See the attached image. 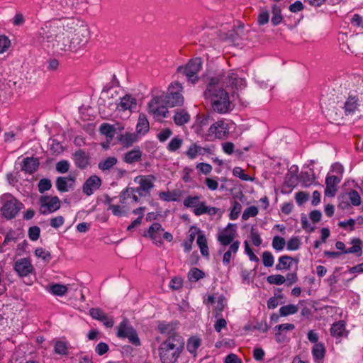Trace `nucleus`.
I'll list each match as a JSON object with an SVG mask.
<instances>
[{
	"label": "nucleus",
	"instance_id": "f257e3e1",
	"mask_svg": "<svg viewBox=\"0 0 363 363\" xmlns=\"http://www.w3.org/2000/svg\"><path fill=\"white\" fill-rule=\"evenodd\" d=\"M247 87V82L242 74L234 72L218 74L208 83L204 96L211 102L215 112L225 113L230 110L229 92L240 98V92Z\"/></svg>",
	"mask_w": 363,
	"mask_h": 363
},
{
	"label": "nucleus",
	"instance_id": "f03ea898",
	"mask_svg": "<svg viewBox=\"0 0 363 363\" xmlns=\"http://www.w3.org/2000/svg\"><path fill=\"white\" fill-rule=\"evenodd\" d=\"M51 30L54 33L57 29H64L66 33H74L70 39L72 44V52L83 48L89 39V30L86 25L73 18H56L51 26Z\"/></svg>",
	"mask_w": 363,
	"mask_h": 363
},
{
	"label": "nucleus",
	"instance_id": "7ed1b4c3",
	"mask_svg": "<svg viewBox=\"0 0 363 363\" xmlns=\"http://www.w3.org/2000/svg\"><path fill=\"white\" fill-rule=\"evenodd\" d=\"M55 19L46 23L39 31L38 40L43 43H47L49 48L52 46L57 52L70 51L72 52V44L69 36H65L66 32L64 29H57L54 33L51 30V26Z\"/></svg>",
	"mask_w": 363,
	"mask_h": 363
},
{
	"label": "nucleus",
	"instance_id": "20e7f679",
	"mask_svg": "<svg viewBox=\"0 0 363 363\" xmlns=\"http://www.w3.org/2000/svg\"><path fill=\"white\" fill-rule=\"evenodd\" d=\"M184 339L180 335L167 337L158 347L159 357L162 363H175L184 350Z\"/></svg>",
	"mask_w": 363,
	"mask_h": 363
},
{
	"label": "nucleus",
	"instance_id": "39448f33",
	"mask_svg": "<svg viewBox=\"0 0 363 363\" xmlns=\"http://www.w3.org/2000/svg\"><path fill=\"white\" fill-rule=\"evenodd\" d=\"M156 178L152 174L140 175L134 179V182L138 183L139 186L136 188L127 186L122 191L120 195V202L126 203L128 196L133 195V201L139 202V196L145 197L150 194V191L154 187V182Z\"/></svg>",
	"mask_w": 363,
	"mask_h": 363
},
{
	"label": "nucleus",
	"instance_id": "423d86ee",
	"mask_svg": "<svg viewBox=\"0 0 363 363\" xmlns=\"http://www.w3.org/2000/svg\"><path fill=\"white\" fill-rule=\"evenodd\" d=\"M2 206L0 212L4 218L7 220L14 218L23 208V204L10 194L1 196Z\"/></svg>",
	"mask_w": 363,
	"mask_h": 363
},
{
	"label": "nucleus",
	"instance_id": "0eeeda50",
	"mask_svg": "<svg viewBox=\"0 0 363 363\" xmlns=\"http://www.w3.org/2000/svg\"><path fill=\"white\" fill-rule=\"evenodd\" d=\"M182 84L178 82H174L169 85L168 92L166 94L159 96L162 98L166 105L169 107L182 106L184 101L182 94Z\"/></svg>",
	"mask_w": 363,
	"mask_h": 363
},
{
	"label": "nucleus",
	"instance_id": "6e6552de",
	"mask_svg": "<svg viewBox=\"0 0 363 363\" xmlns=\"http://www.w3.org/2000/svg\"><path fill=\"white\" fill-rule=\"evenodd\" d=\"M202 62L201 58H194L191 60L186 66L179 67L177 69L178 72L185 75L188 81L195 84L198 81V72L201 70Z\"/></svg>",
	"mask_w": 363,
	"mask_h": 363
},
{
	"label": "nucleus",
	"instance_id": "1a4fd4ad",
	"mask_svg": "<svg viewBox=\"0 0 363 363\" xmlns=\"http://www.w3.org/2000/svg\"><path fill=\"white\" fill-rule=\"evenodd\" d=\"M117 335L121 338H128L129 342L135 346L140 345V339L135 330L128 324L127 319H124L120 323Z\"/></svg>",
	"mask_w": 363,
	"mask_h": 363
},
{
	"label": "nucleus",
	"instance_id": "9d476101",
	"mask_svg": "<svg viewBox=\"0 0 363 363\" xmlns=\"http://www.w3.org/2000/svg\"><path fill=\"white\" fill-rule=\"evenodd\" d=\"M229 125L224 120L218 121L213 123L208 128V136L214 138L223 140L229 135Z\"/></svg>",
	"mask_w": 363,
	"mask_h": 363
},
{
	"label": "nucleus",
	"instance_id": "9b49d317",
	"mask_svg": "<svg viewBox=\"0 0 363 363\" xmlns=\"http://www.w3.org/2000/svg\"><path fill=\"white\" fill-rule=\"evenodd\" d=\"M167 106H168L164 102L162 98L159 96H155L148 103L149 112L152 113L155 118H167L168 113Z\"/></svg>",
	"mask_w": 363,
	"mask_h": 363
},
{
	"label": "nucleus",
	"instance_id": "f8f14e48",
	"mask_svg": "<svg viewBox=\"0 0 363 363\" xmlns=\"http://www.w3.org/2000/svg\"><path fill=\"white\" fill-rule=\"evenodd\" d=\"M40 211L43 215L52 213L60 208V201L57 196H43L40 199Z\"/></svg>",
	"mask_w": 363,
	"mask_h": 363
},
{
	"label": "nucleus",
	"instance_id": "ddd939ff",
	"mask_svg": "<svg viewBox=\"0 0 363 363\" xmlns=\"http://www.w3.org/2000/svg\"><path fill=\"white\" fill-rule=\"evenodd\" d=\"M13 269L19 277H26L33 270V267L28 258H21L15 262Z\"/></svg>",
	"mask_w": 363,
	"mask_h": 363
},
{
	"label": "nucleus",
	"instance_id": "4468645a",
	"mask_svg": "<svg viewBox=\"0 0 363 363\" xmlns=\"http://www.w3.org/2000/svg\"><path fill=\"white\" fill-rule=\"evenodd\" d=\"M164 230L160 223H154L150 226L147 232H144L143 236L150 238L156 245L161 246L163 242L158 233L163 232Z\"/></svg>",
	"mask_w": 363,
	"mask_h": 363
},
{
	"label": "nucleus",
	"instance_id": "2eb2a0df",
	"mask_svg": "<svg viewBox=\"0 0 363 363\" xmlns=\"http://www.w3.org/2000/svg\"><path fill=\"white\" fill-rule=\"evenodd\" d=\"M101 185V180L97 175L90 176L84 183L82 191L86 196H91L94 191L99 189Z\"/></svg>",
	"mask_w": 363,
	"mask_h": 363
},
{
	"label": "nucleus",
	"instance_id": "dca6fc26",
	"mask_svg": "<svg viewBox=\"0 0 363 363\" xmlns=\"http://www.w3.org/2000/svg\"><path fill=\"white\" fill-rule=\"evenodd\" d=\"M235 225L229 223L225 228L218 235V240L223 245H230L235 238Z\"/></svg>",
	"mask_w": 363,
	"mask_h": 363
},
{
	"label": "nucleus",
	"instance_id": "f3484780",
	"mask_svg": "<svg viewBox=\"0 0 363 363\" xmlns=\"http://www.w3.org/2000/svg\"><path fill=\"white\" fill-rule=\"evenodd\" d=\"M90 155L83 150H78L73 154V160L77 167L86 169L90 164Z\"/></svg>",
	"mask_w": 363,
	"mask_h": 363
},
{
	"label": "nucleus",
	"instance_id": "a211bd4d",
	"mask_svg": "<svg viewBox=\"0 0 363 363\" xmlns=\"http://www.w3.org/2000/svg\"><path fill=\"white\" fill-rule=\"evenodd\" d=\"M330 335L336 339H342L347 337L348 331L345 328V323L344 320H339L334 323L330 328Z\"/></svg>",
	"mask_w": 363,
	"mask_h": 363
},
{
	"label": "nucleus",
	"instance_id": "6ab92c4d",
	"mask_svg": "<svg viewBox=\"0 0 363 363\" xmlns=\"http://www.w3.org/2000/svg\"><path fill=\"white\" fill-rule=\"evenodd\" d=\"M359 106V99L356 96H348L344 104V111L346 116L352 115Z\"/></svg>",
	"mask_w": 363,
	"mask_h": 363
},
{
	"label": "nucleus",
	"instance_id": "aec40b11",
	"mask_svg": "<svg viewBox=\"0 0 363 363\" xmlns=\"http://www.w3.org/2000/svg\"><path fill=\"white\" fill-rule=\"evenodd\" d=\"M136 100L130 95H125L121 99L120 103L117 105V108L120 111L130 110L136 108Z\"/></svg>",
	"mask_w": 363,
	"mask_h": 363
},
{
	"label": "nucleus",
	"instance_id": "412c9836",
	"mask_svg": "<svg viewBox=\"0 0 363 363\" xmlns=\"http://www.w3.org/2000/svg\"><path fill=\"white\" fill-rule=\"evenodd\" d=\"M39 166V162L33 157H26L23 160L21 165V170L29 174L35 172Z\"/></svg>",
	"mask_w": 363,
	"mask_h": 363
},
{
	"label": "nucleus",
	"instance_id": "4be33fe9",
	"mask_svg": "<svg viewBox=\"0 0 363 363\" xmlns=\"http://www.w3.org/2000/svg\"><path fill=\"white\" fill-rule=\"evenodd\" d=\"M142 152L138 147L126 152L123 156V161L128 164H133L140 161Z\"/></svg>",
	"mask_w": 363,
	"mask_h": 363
},
{
	"label": "nucleus",
	"instance_id": "5701e85b",
	"mask_svg": "<svg viewBox=\"0 0 363 363\" xmlns=\"http://www.w3.org/2000/svg\"><path fill=\"white\" fill-rule=\"evenodd\" d=\"M118 140L123 147H129L138 140V135L134 133H125V134L120 135Z\"/></svg>",
	"mask_w": 363,
	"mask_h": 363
},
{
	"label": "nucleus",
	"instance_id": "b1692460",
	"mask_svg": "<svg viewBox=\"0 0 363 363\" xmlns=\"http://www.w3.org/2000/svg\"><path fill=\"white\" fill-rule=\"evenodd\" d=\"M199 234L197 237L196 243L199 247L201 254L206 257H209L208 247L207 245V240L204 234L201 230H198Z\"/></svg>",
	"mask_w": 363,
	"mask_h": 363
},
{
	"label": "nucleus",
	"instance_id": "393cba45",
	"mask_svg": "<svg viewBox=\"0 0 363 363\" xmlns=\"http://www.w3.org/2000/svg\"><path fill=\"white\" fill-rule=\"evenodd\" d=\"M312 355L315 362L322 360L325 355V347L323 343L315 344L312 347Z\"/></svg>",
	"mask_w": 363,
	"mask_h": 363
},
{
	"label": "nucleus",
	"instance_id": "a878e982",
	"mask_svg": "<svg viewBox=\"0 0 363 363\" xmlns=\"http://www.w3.org/2000/svg\"><path fill=\"white\" fill-rule=\"evenodd\" d=\"M201 345V340L198 337H191L187 341L186 349L189 352L196 357L197 355V349Z\"/></svg>",
	"mask_w": 363,
	"mask_h": 363
},
{
	"label": "nucleus",
	"instance_id": "bb28decb",
	"mask_svg": "<svg viewBox=\"0 0 363 363\" xmlns=\"http://www.w3.org/2000/svg\"><path fill=\"white\" fill-rule=\"evenodd\" d=\"M68 181H71L72 183L74 182V177H58L56 179V187L60 192H67L69 191L68 189Z\"/></svg>",
	"mask_w": 363,
	"mask_h": 363
},
{
	"label": "nucleus",
	"instance_id": "cd10ccee",
	"mask_svg": "<svg viewBox=\"0 0 363 363\" xmlns=\"http://www.w3.org/2000/svg\"><path fill=\"white\" fill-rule=\"evenodd\" d=\"M138 133L145 134L150 130V124L146 118V116L143 113H140L138 118V122L136 126Z\"/></svg>",
	"mask_w": 363,
	"mask_h": 363
},
{
	"label": "nucleus",
	"instance_id": "c85d7f7f",
	"mask_svg": "<svg viewBox=\"0 0 363 363\" xmlns=\"http://www.w3.org/2000/svg\"><path fill=\"white\" fill-rule=\"evenodd\" d=\"M353 246L343 251L344 254H355L357 257H360L362 254V240L359 238L353 239L351 242Z\"/></svg>",
	"mask_w": 363,
	"mask_h": 363
},
{
	"label": "nucleus",
	"instance_id": "c756f323",
	"mask_svg": "<svg viewBox=\"0 0 363 363\" xmlns=\"http://www.w3.org/2000/svg\"><path fill=\"white\" fill-rule=\"evenodd\" d=\"M118 162V160L115 157H109L104 160L101 161L98 164V167L102 172H106L111 169Z\"/></svg>",
	"mask_w": 363,
	"mask_h": 363
},
{
	"label": "nucleus",
	"instance_id": "7c9ffc66",
	"mask_svg": "<svg viewBox=\"0 0 363 363\" xmlns=\"http://www.w3.org/2000/svg\"><path fill=\"white\" fill-rule=\"evenodd\" d=\"M310 170L311 172H301L299 176L300 182H302L306 187L310 186L315 179L313 169H311Z\"/></svg>",
	"mask_w": 363,
	"mask_h": 363
},
{
	"label": "nucleus",
	"instance_id": "2f4dec72",
	"mask_svg": "<svg viewBox=\"0 0 363 363\" xmlns=\"http://www.w3.org/2000/svg\"><path fill=\"white\" fill-rule=\"evenodd\" d=\"M158 330L162 334H166L167 337L174 335H179L175 332L176 324L174 323H160L158 325Z\"/></svg>",
	"mask_w": 363,
	"mask_h": 363
},
{
	"label": "nucleus",
	"instance_id": "473e14b6",
	"mask_svg": "<svg viewBox=\"0 0 363 363\" xmlns=\"http://www.w3.org/2000/svg\"><path fill=\"white\" fill-rule=\"evenodd\" d=\"M293 258L288 255H283L279 258V263L276 265L277 270L289 269Z\"/></svg>",
	"mask_w": 363,
	"mask_h": 363
},
{
	"label": "nucleus",
	"instance_id": "72a5a7b5",
	"mask_svg": "<svg viewBox=\"0 0 363 363\" xmlns=\"http://www.w3.org/2000/svg\"><path fill=\"white\" fill-rule=\"evenodd\" d=\"M185 154L190 160H194L198 155H203V152L202 147L194 143L189 146Z\"/></svg>",
	"mask_w": 363,
	"mask_h": 363
},
{
	"label": "nucleus",
	"instance_id": "f704fd0d",
	"mask_svg": "<svg viewBox=\"0 0 363 363\" xmlns=\"http://www.w3.org/2000/svg\"><path fill=\"white\" fill-rule=\"evenodd\" d=\"M99 130L102 135L112 139L115 135L116 128L114 125L104 123L101 125Z\"/></svg>",
	"mask_w": 363,
	"mask_h": 363
},
{
	"label": "nucleus",
	"instance_id": "c9c22d12",
	"mask_svg": "<svg viewBox=\"0 0 363 363\" xmlns=\"http://www.w3.org/2000/svg\"><path fill=\"white\" fill-rule=\"evenodd\" d=\"M190 116L184 111L177 112L174 116V123L178 125H182L189 122Z\"/></svg>",
	"mask_w": 363,
	"mask_h": 363
},
{
	"label": "nucleus",
	"instance_id": "e433bc0d",
	"mask_svg": "<svg viewBox=\"0 0 363 363\" xmlns=\"http://www.w3.org/2000/svg\"><path fill=\"white\" fill-rule=\"evenodd\" d=\"M272 17L271 19V22L273 26H276L280 24L281 21L283 20V17L281 16V11L279 6L277 5H274L272 6Z\"/></svg>",
	"mask_w": 363,
	"mask_h": 363
},
{
	"label": "nucleus",
	"instance_id": "4c0bfd02",
	"mask_svg": "<svg viewBox=\"0 0 363 363\" xmlns=\"http://www.w3.org/2000/svg\"><path fill=\"white\" fill-rule=\"evenodd\" d=\"M298 308L297 306L294 304H288L286 306H281L279 308L280 316L285 317L289 315L295 314L298 312Z\"/></svg>",
	"mask_w": 363,
	"mask_h": 363
},
{
	"label": "nucleus",
	"instance_id": "58836bf2",
	"mask_svg": "<svg viewBox=\"0 0 363 363\" xmlns=\"http://www.w3.org/2000/svg\"><path fill=\"white\" fill-rule=\"evenodd\" d=\"M205 274L198 268H192L188 273V279L191 282H196L203 278Z\"/></svg>",
	"mask_w": 363,
	"mask_h": 363
},
{
	"label": "nucleus",
	"instance_id": "ea45409f",
	"mask_svg": "<svg viewBox=\"0 0 363 363\" xmlns=\"http://www.w3.org/2000/svg\"><path fill=\"white\" fill-rule=\"evenodd\" d=\"M183 143V140L179 136L173 138L167 145V150L170 152H175L179 150Z\"/></svg>",
	"mask_w": 363,
	"mask_h": 363
},
{
	"label": "nucleus",
	"instance_id": "a19ab883",
	"mask_svg": "<svg viewBox=\"0 0 363 363\" xmlns=\"http://www.w3.org/2000/svg\"><path fill=\"white\" fill-rule=\"evenodd\" d=\"M225 298L223 295L219 296L218 301H217V304H216V306L215 308V311H214L215 318H219L221 316V313H222V312L225 308Z\"/></svg>",
	"mask_w": 363,
	"mask_h": 363
},
{
	"label": "nucleus",
	"instance_id": "79ce46f5",
	"mask_svg": "<svg viewBox=\"0 0 363 363\" xmlns=\"http://www.w3.org/2000/svg\"><path fill=\"white\" fill-rule=\"evenodd\" d=\"M200 197L199 196H189L184 201V206L187 208H196L200 203Z\"/></svg>",
	"mask_w": 363,
	"mask_h": 363
},
{
	"label": "nucleus",
	"instance_id": "37998d69",
	"mask_svg": "<svg viewBox=\"0 0 363 363\" xmlns=\"http://www.w3.org/2000/svg\"><path fill=\"white\" fill-rule=\"evenodd\" d=\"M54 350L55 353L61 355H67L68 353V347L66 342L60 340L55 342Z\"/></svg>",
	"mask_w": 363,
	"mask_h": 363
},
{
	"label": "nucleus",
	"instance_id": "c03bdc74",
	"mask_svg": "<svg viewBox=\"0 0 363 363\" xmlns=\"http://www.w3.org/2000/svg\"><path fill=\"white\" fill-rule=\"evenodd\" d=\"M67 291V286L62 284H55L50 286V292L54 295L63 296Z\"/></svg>",
	"mask_w": 363,
	"mask_h": 363
},
{
	"label": "nucleus",
	"instance_id": "a18cd8bd",
	"mask_svg": "<svg viewBox=\"0 0 363 363\" xmlns=\"http://www.w3.org/2000/svg\"><path fill=\"white\" fill-rule=\"evenodd\" d=\"M267 281L270 284L281 285L286 281V279L281 274H273L268 276Z\"/></svg>",
	"mask_w": 363,
	"mask_h": 363
},
{
	"label": "nucleus",
	"instance_id": "49530a36",
	"mask_svg": "<svg viewBox=\"0 0 363 363\" xmlns=\"http://www.w3.org/2000/svg\"><path fill=\"white\" fill-rule=\"evenodd\" d=\"M262 263L267 267H272L274 262V258L271 252L265 251L262 253Z\"/></svg>",
	"mask_w": 363,
	"mask_h": 363
},
{
	"label": "nucleus",
	"instance_id": "de8ad7c7",
	"mask_svg": "<svg viewBox=\"0 0 363 363\" xmlns=\"http://www.w3.org/2000/svg\"><path fill=\"white\" fill-rule=\"evenodd\" d=\"M286 245V241L284 238L280 236H275L272 240V247L277 251H281Z\"/></svg>",
	"mask_w": 363,
	"mask_h": 363
},
{
	"label": "nucleus",
	"instance_id": "09e8293b",
	"mask_svg": "<svg viewBox=\"0 0 363 363\" xmlns=\"http://www.w3.org/2000/svg\"><path fill=\"white\" fill-rule=\"evenodd\" d=\"M301 245V240L297 236L291 238L286 244V248L288 250H297L299 249Z\"/></svg>",
	"mask_w": 363,
	"mask_h": 363
},
{
	"label": "nucleus",
	"instance_id": "8fccbe9b",
	"mask_svg": "<svg viewBox=\"0 0 363 363\" xmlns=\"http://www.w3.org/2000/svg\"><path fill=\"white\" fill-rule=\"evenodd\" d=\"M35 255L46 262H49L52 258L50 253L42 247L37 248L35 250Z\"/></svg>",
	"mask_w": 363,
	"mask_h": 363
},
{
	"label": "nucleus",
	"instance_id": "3c124183",
	"mask_svg": "<svg viewBox=\"0 0 363 363\" xmlns=\"http://www.w3.org/2000/svg\"><path fill=\"white\" fill-rule=\"evenodd\" d=\"M52 187L51 181L48 179H42L38 183V191L43 194L46 191H48Z\"/></svg>",
	"mask_w": 363,
	"mask_h": 363
},
{
	"label": "nucleus",
	"instance_id": "603ef678",
	"mask_svg": "<svg viewBox=\"0 0 363 363\" xmlns=\"http://www.w3.org/2000/svg\"><path fill=\"white\" fill-rule=\"evenodd\" d=\"M349 199L351 201V203L353 206H357L361 203V198L359 193L356 190H351L348 193Z\"/></svg>",
	"mask_w": 363,
	"mask_h": 363
},
{
	"label": "nucleus",
	"instance_id": "864d4df0",
	"mask_svg": "<svg viewBox=\"0 0 363 363\" xmlns=\"http://www.w3.org/2000/svg\"><path fill=\"white\" fill-rule=\"evenodd\" d=\"M69 162L67 160H61L56 164V170L57 172L64 174L69 171Z\"/></svg>",
	"mask_w": 363,
	"mask_h": 363
},
{
	"label": "nucleus",
	"instance_id": "5fc2aeb1",
	"mask_svg": "<svg viewBox=\"0 0 363 363\" xmlns=\"http://www.w3.org/2000/svg\"><path fill=\"white\" fill-rule=\"evenodd\" d=\"M40 229L38 226H33L28 229V237L32 241L37 240L40 237Z\"/></svg>",
	"mask_w": 363,
	"mask_h": 363
},
{
	"label": "nucleus",
	"instance_id": "6e6d98bb",
	"mask_svg": "<svg viewBox=\"0 0 363 363\" xmlns=\"http://www.w3.org/2000/svg\"><path fill=\"white\" fill-rule=\"evenodd\" d=\"M242 206L238 201H235L233 203V208L230 213V218L231 220H235L238 218L239 213L241 211Z\"/></svg>",
	"mask_w": 363,
	"mask_h": 363
},
{
	"label": "nucleus",
	"instance_id": "4d7b16f0",
	"mask_svg": "<svg viewBox=\"0 0 363 363\" xmlns=\"http://www.w3.org/2000/svg\"><path fill=\"white\" fill-rule=\"evenodd\" d=\"M196 169L203 174H208L212 171V166L210 164L201 162L196 165Z\"/></svg>",
	"mask_w": 363,
	"mask_h": 363
},
{
	"label": "nucleus",
	"instance_id": "13d9d810",
	"mask_svg": "<svg viewBox=\"0 0 363 363\" xmlns=\"http://www.w3.org/2000/svg\"><path fill=\"white\" fill-rule=\"evenodd\" d=\"M109 350L108 345L103 342H99L95 347V352L99 356L106 354Z\"/></svg>",
	"mask_w": 363,
	"mask_h": 363
},
{
	"label": "nucleus",
	"instance_id": "bf43d9fd",
	"mask_svg": "<svg viewBox=\"0 0 363 363\" xmlns=\"http://www.w3.org/2000/svg\"><path fill=\"white\" fill-rule=\"evenodd\" d=\"M295 328V325L292 323H284L276 325L274 328L275 330L281 331L282 333H285L289 330H292Z\"/></svg>",
	"mask_w": 363,
	"mask_h": 363
},
{
	"label": "nucleus",
	"instance_id": "052dcab7",
	"mask_svg": "<svg viewBox=\"0 0 363 363\" xmlns=\"http://www.w3.org/2000/svg\"><path fill=\"white\" fill-rule=\"evenodd\" d=\"M233 175L239 177L242 180L248 181L250 180V176L247 174L243 173V169L241 167H236L233 171Z\"/></svg>",
	"mask_w": 363,
	"mask_h": 363
},
{
	"label": "nucleus",
	"instance_id": "680f3d73",
	"mask_svg": "<svg viewBox=\"0 0 363 363\" xmlns=\"http://www.w3.org/2000/svg\"><path fill=\"white\" fill-rule=\"evenodd\" d=\"M350 23L354 27L363 28V18L357 13L353 15Z\"/></svg>",
	"mask_w": 363,
	"mask_h": 363
},
{
	"label": "nucleus",
	"instance_id": "e2e57ef3",
	"mask_svg": "<svg viewBox=\"0 0 363 363\" xmlns=\"http://www.w3.org/2000/svg\"><path fill=\"white\" fill-rule=\"evenodd\" d=\"M172 131L169 128H165L157 134V138L160 142H165L171 135Z\"/></svg>",
	"mask_w": 363,
	"mask_h": 363
},
{
	"label": "nucleus",
	"instance_id": "0e129e2a",
	"mask_svg": "<svg viewBox=\"0 0 363 363\" xmlns=\"http://www.w3.org/2000/svg\"><path fill=\"white\" fill-rule=\"evenodd\" d=\"M9 39L4 36L0 35V53L4 52L10 46Z\"/></svg>",
	"mask_w": 363,
	"mask_h": 363
},
{
	"label": "nucleus",
	"instance_id": "69168bd1",
	"mask_svg": "<svg viewBox=\"0 0 363 363\" xmlns=\"http://www.w3.org/2000/svg\"><path fill=\"white\" fill-rule=\"evenodd\" d=\"M340 182V179L337 176H329L328 175L325 179V184L326 186H330L331 187H336L337 185Z\"/></svg>",
	"mask_w": 363,
	"mask_h": 363
},
{
	"label": "nucleus",
	"instance_id": "338daca9",
	"mask_svg": "<svg viewBox=\"0 0 363 363\" xmlns=\"http://www.w3.org/2000/svg\"><path fill=\"white\" fill-rule=\"evenodd\" d=\"M105 314V313L99 308H92L89 310V315L96 320L99 319Z\"/></svg>",
	"mask_w": 363,
	"mask_h": 363
},
{
	"label": "nucleus",
	"instance_id": "774afa93",
	"mask_svg": "<svg viewBox=\"0 0 363 363\" xmlns=\"http://www.w3.org/2000/svg\"><path fill=\"white\" fill-rule=\"evenodd\" d=\"M218 320L214 324V328L215 330L218 333H220L223 328H226L227 326V322L226 320L223 318H217Z\"/></svg>",
	"mask_w": 363,
	"mask_h": 363
}]
</instances>
